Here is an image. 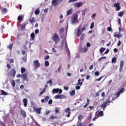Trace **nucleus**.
Wrapping results in <instances>:
<instances>
[{"mask_svg": "<svg viewBox=\"0 0 126 126\" xmlns=\"http://www.w3.org/2000/svg\"><path fill=\"white\" fill-rule=\"evenodd\" d=\"M33 111H34V112H35L36 114H41V110H42V107L37 108L35 107H33Z\"/></svg>", "mask_w": 126, "mask_h": 126, "instance_id": "10", "label": "nucleus"}, {"mask_svg": "<svg viewBox=\"0 0 126 126\" xmlns=\"http://www.w3.org/2000/svg\"><path fill=\"white\" fill-rule=\"evenodd\" d=\"M79 50L81 53H86L88 51V48L87 47L80 48Z\"/></svg>", "mask_w": 126, "mask_h": 126, "instance_id": "16", "label": "nucleus"}, {"mask_svg": "<svg viewBox=\"0 0 126 126\" xmlns=\"http://www.w3.org/2000/svg\"><path fill=\"white\" fill-rule=\"evenodd\" d=\"M114 37L118 38V39H120V38H122L123 37V35H122L120 33L116 32L114 33Z\"/></svg>", "mask_w": 126, "mask_h": 126, "instance_id": "13", "label": "nucleus"}, {"mask_svg": "<svg viewBox=\"0 0 126 126\" xmlns=\"http://www.w3.org/2000/svg\"><path fill=\"white\" fill-rule=\"evenodd\" d=\"M53 40L57 44L60 42V36L57 33H55L53 35Z\"/></svg>", "mask_w": 126, "mask_h": 126, "instance_id": "1", "label": "nucleus"}, {"mask_svg": "<svg viewBox=\"0 0 126 126\" xmlns=\"http://www.w3.org/2000/svg\"><path fill=\"white\" fill-rule=\"evenodd\" d=\"M107 31H108L109 32H111V31H112V28L108 27L107 28Z\"/></svg>", "mask_w": 126, "mask_h": 126, "instance_id": "54", "label": "nucleus"}, {"mask_svg": "<svg viewBox=\"0 0 126 126\" xmlns=\"http://www.w3.org/2000/svg\"><path fill=\"white\" fill-rule=\"evenodd\" d=\"M110 103H111V101L108 99L101 105V107L102 108L103 111H105L106 107L108 106V105H110Z\"/></svg>", "mask_w": 126, "mask_h": 126, "instance_id": "3", "label": "nucleus"}, {"mask_svg": "<svg viewBox=\"0 0 126 126\" xmlns=\"http://www.w3.org/2000/svg\"><path fill=\"white\" fill-rule=\"evenodd\" d=\"M12 47H13V43H11L7 46V49H9L10 51H12Z\"/></svg>", "mask_w": 126, "mask_h": 126, "instance_id": "24", "label": "nucleus"}, {"mask_svg": "<svg viewBox=\"0 0 126 126\" xmlns=\"http://www.w3.org/2000/svg\"><path fill=\"white\" fill-rule=\"evenodd\" d=\"M50 113H51V111H50V110L46 111V113H45L46 116H48V115H49V114H50Z\"/></svg>", "mask_w": 126, "mask_h": 126, "instance_id": "58", "label": "nucleus"}, {"mask_svg": "<svg viewBox=\"0 0 126 126\" xmlns=\"http://www.w3.org/2000/svg\"><path fill=\"white\" fill-rule=\"evenodd\" d=\"M124 12L123 11L120 12L118 14V16H120V17H122V16L124 15Z\"/></svg>", "mask_w": 126, "mask_h": 126, "instance_id": "41", "label": "nucleus"}, {"mask_svg": "<svg viewBox=\"0 0 126 126\" xmlns=\"http://www.w3.org/2000/svg\"><path fill=\"white\" fill-rule=\"evenodd\" d=\"M7 67H8V69H10V68H11V66L8 63L7 64Z\"/></svg>", "mask_w": 126, "mask_h": 126, "instance_id": "60", "label": "nucleus"}, {"mask_svg": "<svg viewBox=\"0 0 126 126\" xmlns=\"http://www.w3.org/2000/svg\"><path fill=\"white\" fill-rule=\"evenodd\" d=\"M15 74H16V70L14 68H12L10 72L8 73V75L11 76L12 78L15 77Z\"/></svg>", "mask_w": 126, "mask_h": 126, "instance_id": "2", "label": "nucleus"}, {"mask_svg": "<svg viewBox=\"0 0 126 126\" xmlns=\"http://www.w3.org/2000/svg\"><path fill=\"white\" fill-rule=\"evenodd\" d=\"M78 19V16H77V14L73 15V17L72 18V23H73V24H74V23L77 22Z\"/></svg>", "mask_w": 126, "mask_h": 126, "instance_id": "8", "label": "nucleus"}, {"mask_svg": "<svg viewBox=\"0 0 126 126\" xmlns=\"http://www.w3.org/2000/svg\"><path fill=\"white\" fill-rule=\"evenodd\" d=\"M68 112H70V108L68 107L65 109V113H67Z\"/></svg>", "mask_w": 126, "mask_h": 126, "instance_id": "43", "label": "nucleus"}, {"mask_svg": "<svg viewBox=\"0 0 126 126\" xmlns=\"http://www.w3.org/2000/svg\"><path fill=\"white\" fill-rule=\"evenodd\" d=\"M109 52H110V50H109V49H107L105 51V52H104V54H105L106 55H107V54L109 53Z\"/></svg>", "mask_w": 126, "mask_h": 126, "instance_id": "55", "label": "nucleus"}, {"mask_svg": "<svg viewBox=\"0 0 126 126\" xmlns=\"http://www.w3.org/2000/svg\"><path fill=\"white\" fill-rule=\"evenodd\" d=\"M21 53L24 56L26 54V52L24 50H21Z\"/></svg>", "mask_w": 126, "mask_h": 126, "instance_id": "59", "label": "nucleus"}, {"mask_svg": "<svg viewBox=\"0 0 126 126\" xmlns=\"http://www.w3.org/2000/svg\"><path fill=\"white\" fill-rule=\"evenodd\" d=\"M70 95L71 96H74V95H75V90H72V91L70 92Z\"/></svg>", "mask_w": 126, "mask_h": 126, "instance_id": "34", "label": "nucleus"}, {"mask_svg": "<svg viewBox=\"0 0 126 126\" xmlns=\"http://www.w3.org/2000/svg\"><path fill=\"white\" fill-rule=\"evenodd\" d=\"M86 29V28L83 27L82 28V25H80L78 28V33H80V34H81L83 31H84Z\"/></svg>", "mask_w": 126, "mask_h": 126, "instance_id": "7", "label": "nucleus"}, {"mask_svg": "<svg viewBox=\"0 0 126 126\" xmlns=\"http://www.w3.org/2000/svg\"><path fill=\"white\" fill-rule=\"evenodd\" d=\"M57 117L56 116H53V115L50 116L49 118V120H55V119H57Z\"/></svg>", "mask_w": 126, "mask_h": 126, "instance_id": "30", "label": "nucleus"}, {"mask_svg": "<svg viewBox=\"0 0 126 126\" xmlns=\"http://www.w3.org/2000/svg\"><path fill=\"white\" fill-rule=\"evenodd\" d=\"M83 118V116L81 114H80L78 117V120L79 121H81V120H82V119Z\"/></svg>", "mask_w": 126, "mask_h": 126, "instance_id": "40", "label": "nucleus"}, {"mask_svg": "<svg viewBox=\"0 0 126 126\" xmlns=\"http://www.w3.org/2000/svg\"><path fill=\"white\" fill-rule=\"evenodd\" d=\"M99 118V116H95V117H94L93 119V121H96V120H97V119H98Z\"/></svg>", "mask_w": 126, "mask_h": 126, "instance_id": "53", "label": "nucleus"}, {"mask_svg": "<svg viewBox=\"0 0 126 126\" xmlns=\"http://www.w3.org/2000/svg\"><path fill=\"white\" fill-rule=\"evenodd\" d=\"M71 13H72V10H71V9H70L69 10L67 11V14H66L67 16L68 15H69V14H71Z\"/></svg>", "mask_w": 126, "mask_h": 126, "instance_id": "36", "label": "nucleus"}, {"mask_svg": "<svg viewBox=\"0 0 126 126\" xmlns=\"http://www.w3.org/2000/svg\"><path fill=\"white\" fill-rule=\"evenodd\" d=\"M22 19H23L22 16H19L18 17V21H21V20H22Z\"/></svg>", "mask_w": 126, "mask_h": 126, "instance_id": "45", "label": "nucleus"}, {"mask_svg": "<svg viewBox=\"0 0 126 126\" xmlns=\"http://www.w3.org/2000/svg\"><path fill=\"white\" fill-rule=\"evenodd\" d=\"M65 47L66 48V50H68V55L70 56V52H69V49H68V47H67V43L66 42L65 44Z\"/></svg>", "mask_w": 126, "mask_h": 126, "instance_id": "29", "label": "nucleus"}, {"mask_svg": "<svg viewBox=\"0 0 126 126\" xmlns=\"http://www.w3.org/2000/svg\"><path fill=\"white\" fill-rule=\"evenodd\" d=\"M98 115L99 117H103L104 116V112H103V111H100L98 112Z\"/></svg>", "mask_w": 126, "mask_h": 126, "instance_id": "31", "label": "nucleus"}, {"mask_svg": "<svg viewBox=\"0 0 126 126\" xmlns=\"http://www.w3.org/2000/svg\"><path fill=\"white\" fill-rule=\"evenodd\" d=\"M94 67V66H93V65H91L89 67L90 70H92V69H93Z\"/></svg>", "mask_w": 126, "mask_h": 126, "instance_id": "56", "label": "nucleus"}, {"mask_svg": "<svg viewBox=\"0 0 126 126\" xmlns=\"http://www.w3.org/2000/svg\"><path fill=\"white\" fill-rule=\"evenodd\" d=\"M66 98V96L63 94H58L54 96V99H64Z\"/></svg>", "mask_w": 126, "mask_h": 126, "instance_id": "9", "label": "nucleus"}, {"mask_svg": "<svg viewBox=\"0 0 126 126\" xmlns=\"http://www.w3.org/2000/svg\"><path fill=\"white\" fill-rule=\"evenodd\" d=\"M23 103L24 104V107H27V103H28V100H27V98H23Z\"/></svg>", "mask_w": 126, "mask_h": 126, "instance_id": "18", "label": "nucleus"}, {"mask_svg": "<svg viewBox=\"0 0 126 126\" xmlns=\"http://www.w3.org/2000/svg\"><path fill=\"white\" fill-rule=\"evenodd\" d=\"M11 84H12V86H13V87H15V81L13 80H12L11 82Z\"/></svg>", "mask_w": 126, "mask_h": 126, "instance_id": "39", "label": "nucleus"}, {"mask_svg": "<svg viewBox=\"0 0 126 126\" xmlns=\"http://www.w3.org/2000/svg\"><path fill=\"white\" fill-rule=\"evenodd\" d=\"M49 83L50 84H53V81L52 80H50L49 81L47 82V84H48Z\"/></svg>", "mask_w": 126, "mask_h": 126, "instance_id": "57", "label": "nucleus"}, {"mask_svg": "<svg viewBox=\"0 0 126 126\" xmlns=\"http://www.w3.org/2000/svg\"><path fill=\"white\" fill-rule=\"evenodd\" d=\"M119 93L121 94V93H124V92H125V88H122L119 91Z\"/></svg>", "mask_w": 126, "mask_h": 126, "instance_id": "44", "label": "nucleus"}, {"mask_svg": "<svg viewBox=\"0 0 126 126\" xmlns=\"http://www.w3.org/2000/svg\"><path fill=\"white\" fill-rule=\"evenodd\" d=\"M48 104H49V105H52V104H53V100L50 99V100L48 101Z\"/></svg>", "mask_w": 126, "mask_h": 126, "instance_id": "49", "label": "nucleus"}, {"mask_svg": "<svg viewBox=\"0 0 126 126\" xmlns=\"http://www.w3.org/2000/svg\"><path fill=\"white\" fill-rule=\"evenodd\" d=\"M70 114H71V112L69 111L68 112V114L66 115V117H67V118H69L70 117Z\"/></svg>", "mask_w": 126, "mask_h": 126, "instance_id": "50", "label": "nucleus"}, {"mask_svg": "<svg viewBox=\"0 0 126 126\" xmlns=\"http://www.w3.org/2000/svg\"><path fill=\"white\" fill-rule=\"evenodd\" d=\"M94 74L96 76H98L100 74V72H99V71H96L94 72Z\"/></svg>", "mask_w": 126, "mask_h": 126, "instance_id": "51", "label": "nucleus"}, {"mask_svg": "<svg viewBox=\"0 0 126 126\" xmlns=\"http://www.w3.org/2000/svg\"><path fill=\"white\" fill-rule=\"evenodd\" d=\"M21 115L23 118H26V112L24 110L21 111Z\"/></svg>", "mask_w": 126, "mask_h": 126, "instance_id": "23", "label": "nucleus"}, {"mask_svg": "<svg viewBox=\"0 0 126 126\" xmlns=\"http://www.w3.org/2000/svg\"><path fill=\"white\" fill-rule=\"evenodd\" d=\"M44 64L45 66H49L50 65V63H49V61H45Z\"/></svg>", "mask_w": 126, "mask_h": 126, "instance_id": "38", "label": "nucleus"}, {"mask_svg": "<svg viewBox=\"0 0 126 126\" xmlns=\"http://www.w3.org/2000/svg\"><path fill=\"white\" fill-rule=\"evenodd\" d=\"M25 27H26V23H23L21 25V29L22 30L25 29Z\"/></svg>", "mask_w": 126, "mask_h": 126, "instance_id": "35", "label": "nucleus"}, {"mask_svg": "<svg viewBox=\"0 0 126 126\" xmlns=\"http://www.w3.org/2000/svg\"><path fill=\"white\" fill-rule=\"evenodd\" d=\"M23 78L24 81H28V75L27 73H25L21 76V78Z\"/></svg>", "mask_w": 126, "mask_h": 126, "instance_id": "11", "label": "nucleus"}, {"mask_svg": "<svg viewBox=\"0 0 126 126\" xmlns=\"http://www.w3.org/2000/svg\"><path fill=\"white\" fill-rule=\"evenodd\" d=\"M124 64H125V61H122L120 62V67H119L120 72H122V71H123V68H124Z\"/></svg>", "mask_w": 126, "mask_h": 126, "instance_id": "12", "label": "nucleus"}, {"mask_svg": "<svg viewBox=\"0 0 126 126\" xmlns=\"http://www.w3.org/2000/svg\"><path fill=\"white\" fill-rule=\"evenodd\" d=\"M93 28H94V22L92 23L90 26L91 29H93Z\"/></svg>", "mask_w": 126, "mask_h": 126, "instance_id": "46", "label": "nucleus"}, {"mask_svg": "<svg viewBox=\"0 0 126 126\" xmlns=\"http://www.w3.org/2000/svg\"><path fill=\"white\" fill-rule=\"evenodd\" d=\"M83 5V3L82 2H78L74 4V6L76 7H80V6H82Z\"/></svg>", "mask_w": 126, "mask_h": 126, "instance_id": "17", "label": "nucleus"}, {"mask_svg": "<svg viewBox=\"0 0 126 126\" xmlns=\"http://www.w3.org/2000/svg\"><path fill=\"white\" fill-rule=\"evenodd\" d=\"M77 85H80V86H81V85H82L83 84V82H81V79H79L78 80V83H77Z\"/></svg>", "mask_w": 126, "mask_h": 126, "instance_id": "32", "label": "nucleus"}, {"mask_svg": "<svg viewBox=\"0 0 126 126\" xmlns=\"http://www.w3.org/2000/svg\"><path fill=\"white\" fill-rule=\"evenodd\" d=\"M63 0H53L52 3L53 6H57L59 3H60V1H63Z\"/></svg>", "mask_w": 126, "mask_h": 126, "instance_id": "5", "label": "nucleus"}, {"mask_svg": "<svg viewBox=\"0 0 126 126\" xmlns=\"http://www.w3.org/2000/svg\"><path fill=\"white\" fill-rule=\"evenodd\" d=\"M77 126H83V124L82 123H80Z\"/></svg>", "mask_w": 126, "mask_h": 126, "instance_id": "64", "label": "nucleus"}, {"mask_svg": "<svg viewBox=\"0 0 126 126\" xmlns=\"http://www.w3.org/2000/svg\"><path fill=\"white\" fill-rule=\"evenodd\" d=\"M49 99H50V96H46L45 97V99H42L41 100V103H48V101H49Z\"/></svg>", "mask_w": 126, "mask_h": 126, "instance_id": "15", "label": "nucleus"}, {"mask_svg": "<svg viewBox=\"0 0 126 126\" xmlns=\"http://www.w3.org/2000/svg\"><path fill=\"white\" fill-rule=\"evenodd\" d=\"M25 71H26V69L24 67H21V72L22 74L24 73V72H25Z\"/></svg>", "mask_w": 126, "mask_h": 126, "instance_id": "37", "label": "nucleus"}, {"mask_svg": "<svg viewBox=\"0 0 126 126\" xmlns=\"http://www.w3.org/2000/svg\"><path fill=\"white\" fill-rule=\"evenodd\" d=\"M29 21L32 25H33V23H35V22H36V20H35V18L34 17L30 18V19H29Z\"/></svg>", "mask_w": 126, "mask_h": 126, "instance_id": "19", "label": "nucleus"}, {"mask_svg": "<svg viewBox=\"0 0 126 126\" xmlns=\"http://www.w3.org/2000/svg\"><path fill=\"white\" fill-rule=\"evenodd\" d=\"M63 32H64V29H63V28H61L60 30V34H63Z\"/></svg>", "mask_w": 126, "mask_h": 126, "instance_id": "42", "label": "nucleus"}, {"mask_svg": "<svg viewBox=\"0 0 126 126\" xmlns=\"http://www.w3.org/2000/svg\"><path fill=\"white\" fill-rule=\"evenodd\" d=\"M1 12L2 13H6V12H7V9H6V8H3L1 9Z\"/></svg>", "mask_w": 126, "mask_h": 126, "instance_id": "28", "label": "nucleus"}, {"mask_svg": "<svg viewBox=\"0 0 126 126\" xmlns=\"http://www.w3.org/2000/svg\"><path fill=\"white\" fill-rule=\"evenodd\" d=\"M35 39V33L34 32H32L31 34V41H34Z\"/></svg>", "mask_w": 126, "mask_h": 126, "instance_id": "21", "label": "nucleus"}, {"mask_svg": "<svg viewBox=\"0 0 126 126\" xmlns=\"http://www.w3.org/2000/svg\"><path fill=\"white\" fill-rule=\"evenodd\" d=\"M69 88H68V87H65V86H64V90H68V89H69Z\"/></svg>", "mask_w": 126, "mask_h": 126, "instance_id": "63", "label": "nucleus"}, {"mask_svg": "<svg viewBox=\"0 0 126 126\" xmlns=\"http://www.w3.org/2000/svg\"><path fill=\"white\" fill-rule=\"evenodd\" d=\"M85 36V35L83 34V33H82L81 35V37H80V39L81 40H83V39H84V36Z\"/></svg>", "mask_w": 126, "mask_h": 126, "instance_id": "48", "label": "nucleus"}, {"mask_svg": "<svg viewBox=\"0 0 126 126\" xmlns=\"http://www.w3.org/2000/svg\"><path fill=\"white\" fill-rule=\"evenodd\" d=\"M87 103L85 104V105L84 106V108H87V106H89L90 104V100L88 98H87Z\"/></svg>", "mask_w": 126, "mask_h": 126, "instance_id": "25", "label": "nucleus"}, {"mask_svg": "<svg viewBox=\"0 0 126 126\" xmlns=\"http://www.w3.org/2000/svg\"><path fill=\"white\" fill-rule=\"evenodd\" d=\"M112 63H117V58L116 57H113L112 59Z\"/></svg>", "mask_w": 126, "mask_h": 126, "instance_id": "26", "label": "nucleus"}, {"mask_svg": "<svg viewBox=\"0 0 126 126\" xmlns=\"http://www.w3.org/2000/svg\"><path fill=\"white\" fill-rule=\"evenodd\" d=\"M0 92H1V95H3L4 96H6L7 95H8V93H7L6 92L1 90H0Z\"/></svg>", "mask_w": 126, "mask_h": 126, "instance_id": "20", "label": "nucleus"}, {"mask_svg": "<svg viewBox=\"0 0 126 126\" xmlns=\"http://www.w3.org/2000/svg\"><path fill=\"white\" fill-rule=\"evenodd\" d=\"M114 7H116L117 11H119L121 9V6H120V3H115L114 4Z\"/></svg>", "mask_w": 126, "mask_h": 126, "instance_id": "14", "label": "nucleus"}, {"mask_svg": "<svg viewBox=\"0 0 126 126\" xmlns=\"http://www.w3.org/2000/svg\"><path fill=\"white\" fill-rule=\"evenodd\" d=\"M34 33H35V34H38V33H39V30H38V29L35 30V32H34Z\"/></svg>", "mask_w": 126, "mask_h": 126, "instance_id": "61", "label": "nucleus"}, {"mask_svg": "<svg viewBox=\"0 0 126 126\" xmlns=\"http://www.w3.org/2000/svg\"><path fill=\"white\" fill-rule=\"evenodd\" d=\"M45 92H46V88H44L42 91H41L40 94H39V96H42V95H43V94H44V93H45Z\"/></svg>", "mask_w": 126, "mask_h": 126, "instance_id": "33", "label": "nucleus"}, {"mask_svg": "<svg viewBox=\"0 0 126 126\" xmlns=\"http://www.w3.org/2000/svg\"><path fill=\"white\" fill-rule=\"evenodd\" d=\"M120 94H121L119 92H118L117 93H116V95H117V97H116L117 98H118V97H119L120 96Z\"/></svg>", "mask_w": 126, "mask_h": 126, "instance_id": "62", "label": "nucleus"}, {"mask_svg": "<svg viewBox=\"0 0 126 126\" xmlns=\"http://www.w3.org/2000/svg\"><path fill=\"white\" fill-rule=\"evenodd\" d=\"M106 50V48L105 47H101L99 49V53H100L101 55H103V53L104 51Z\"/></svg>", "mask_w": 126, "mask_h": 126, "instance_id": "22", "label": "nucleus"}, {"mask_svg": "<svg viewBox=\"0 0 126 126\" xmlns=\"http://www.w3.org/2000/svg\"><path fill=\"white\" fill-rule=\"evenodd\" d=\"M52 92L53 94H55V93H59V94H62V93H63V90L59 88L54 89L52 90Z\"/></svg>", "mask_w": 126, "mask_h": 126, "instance_id": "6", "label": "nucleus"}, {"mask_svg": "<svg viewBox=\"0 0 126 126\" xmlns=\"http://www.w3.org/2000/svg\"><path fill=\"white\" fill-rule=\"evenodd\" d=\"M23 61H25V63H26L27 61V57L26 56H25L23 58Z\"/></svg>", "mask_w": 126, "mask_h": 126, "instance_id": "47", "label": "nucleus"}, {"mask_svg": "<svg viewBox=\"0 0 126 126\" xmlns=\"http://www.w3.org/2000/svg\"><path fill=\"white\" fill-rule=\"evenodd\" d=\"M49 59H50V56L49 55H47L45 58H44L45 61L47 60H49Z\"/></svg>", "mask_w": 126, "mask_h": 126, "instance_id": "52", "label": "nucleus"}, {"mask_svg": "<svg viewBox=\"0 0 126 126\" xmlns=\"http://www.w3.org/2000/svg\"><path fill=\"white\" fill-rule=\"evenodd\" d=\"M34 13L36 15H38L40 13V9L39 8L36 9Z\"/></svg>", "mask_w": 126, "mask_h": 126, "instance_id": "27", "label": "nucleus"}, {"mask_svg": "<svg viewBox=\"0 0 126 126\" xmlns=\"http://www.w3.org/2000/svg\"><path fill=\"white\" fill-rule=\"evenodd\" d=\"M33 63L34 65L35 68H39L41 66V64L39 63V60H35L33 62Z\"/></svg>", "mask_w": 126, "mask_h": 126, "instance_id": "4", "label": "nucleus"}]
</instances>
